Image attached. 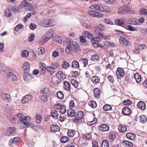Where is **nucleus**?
I'll list each match as a JSON object with an SVG mask.
<instances>
[{"label": "nucleus", "mask_w": 147, "mask_h": 147, "mask_svg": "<svg viewBox=\"0 0 147 147\" xmlns=\"http://www.w3.org/2000/svg\"><path fill=\"white\" fill-rule=\"evenodd\" d=\"M18 122L20 124V127L22 129L26 127H31L36 131H38L40 129L39 126L34 125L33 123L29 122L28 120H19Z\"/></svg>", "instance_id": "f257e3e1"}, {"label": "nucleus", "mask_w": 147, "mask_h": 147, "mask_svg": "<svg viewBox=\"0 0 147 147\" xmlns=\"http://www.w3.org/2000/svg\"><path fill=\"white\" fill-rule=\"evenodd\" d=\"M80 51L79 45L76 42H72L70 45H67L65 49L66 52L67 54L71 53L72 51L76 52Z\"/></svg>", "instance_id": "f03ea898"}, {"label": "nucleus", "mask_w": 147, "mask_h": 147, "mask_svg": "<svg viewBox=\"0 0 147 147\" xmlns=\"http://www.w3.org/2000/svg\"><path fill=\"white\" fill-rule=\"evenodd\" d=\"M41 95V100L44 102H46L48 100L47 97L49 95V91L48 89L45 88L42 89L40 92Z\"/></svg>", "instance_id": "7ed1b4c3"}, {"label": "nucleus", "mask_w": 147, "mask_h": 147, "mask_svg": "<svg viewBox=\"0 0 147 147\" xmlns=\"http://www.w3.org/2000/svg\"><path fill=\"white\" fill-rule=\"evenodd\" d=\"M42 25L45 27H49L53 25V20L51 19H46L42 22Z\"/></svg>", "instance_id": "20e7f679"}, {"label": "nucleus", "mask_w": 147, "mask_h": 147, "mask_svg": "<svg viewBox=\"0 0 147 147\" xmlns=\"http://www.w3.org/2000/svg\"><path fill=\"white\" fill-rule=\"evenodd\" d=\"M9 67L6 66L5 65H1L0 66V73L5 77L9 73L8 70Z\"/></svg>", "instance_id": "39448f33"}, {"label": "nucleus", "mask_w": 147, "mask_h": 147, "mask_svg": "<svg viewBox=\"0 0 147 147\" xmlns=\"http://www.w3.org/2000/svg\"><path fill=\"white\" fill-rule=\"evenodd\" d=\"M120 43L122 45L126 47H129L131 45L130 42L128 41L126 38L121 37L119 39Z\"/></svg>", "instance_id": "423d86ee"}, {"label": "nucleus", "mask_w": 147, "mask_h": 147, "mask_svg": "<svg viewBox=\"0 0 147 147\" xmlns=\"http://www.w3.org/2000/svg\"><path fill=\"white\" fill-rule=\"evenodd\" d=\"M33 96L31 95H27L23 97L22 100L21 102L23 104H25L32 100Z\"/></svg>", "instance_id": "0eeeda50"}, {"label": "nucleus", "mask_w": 147, "mask_h": 147, "mask_svg": "<svg viewBox=\"0 0 147 147\" xmlns=\"http://www.w3.org/2000/svg\"><path fill=\"white\" fill-rule=\"evenodd\" d=\"M99 26H96L94 28V34L95 36H101L103 34L102 28H100Z\"/></svg>", "instance_id": "6e6552de"}, {"label": "nucleus", "mask_w": 147, "mask_h": 147, "mask_svg": "<svg viewBox=\"0 0 147 147\" xmlns=\"http://www.w3.org/2000/svg\"><path fill=\"white\" fill-rule=\"evenodd\" d=\"M21 139L18 137H16L11 139L9 142V146L12 145L17 143L20 142Z\"/></svg>", "instance_id": "1a4fd4ad"}, {"label": "nucleus", "mask_w": 147, "mask_h": 147, "mask_svg": "<svg viewBox=\"0 0 147 147\" xmlns=\"http://www.w3.org/2000/svg\"><path fill=\"white\" fill-rule=\"evenodd\" d=\"M116 73L118 78L119 79H121L125 75L124 70L121 68H118Z\"/></svg>", "instance_id": "9d476101"}, {"label": "nucleus", "mask_w": 147, "mask_h": 147, "mask_svg": "<svg viewBox=\"0 0 147 147\" xmlns=\"http://www.w3.org/2000/svg\"><path fill=\"white\" fill-rule=\"evenodd\" d=\"M126 22L127 23L132 25H139L138 20L137 19L130 18L128 19Z\"/></svg>", "instance_id": "9b49d317"}, {"label": "nucleus", "mask_w": 147, "mask_h": 147, "mask_svg": "<svg viewBox=\"0 0 147 147\" xmlns=\"http://www.w3.org/2000/svg\"><path fill=\"white\" fill-rule=\"evenodd\" d=\"M16 130V128L14 127H11L8 128L5 132V134L7 136H9L14 132Z\"/></svg>", "instance_id": "f8f14e48"}, {"label": "nucleus", "mask_w": 147, "mask_h": 147, "mask_svg": "<svg viewBox=\"0 0 147 147\" xmlns=\"http://www.w3.org/2000/svg\"><path fill=\"white\" fill-rule=\"evenodd\" d=\"M2 99L3 100L9 101L11 100V96L8 94L2 93L1 94Z\"/></svg>", "instance_id": "ddd939ff"}, {"label": "nucleus", "mask_w": 147, "mask_h": 147, "mask_svg": "<svg viewBox=\"0 0 147 147\" xmlns=\"http://www.w3.org/2000/svg\"><path fill=\"white\" fill-rule=\"evenodd\" d=\"M5 77L10 78L13 81L16 80H17V78L16 75L12 72H9V73H8Z\"/></svg>", "instance_id": "4468645a"}, {"label": "nucleus", "mask_w": 147, "mask_h": 147, "mask_svg": "<svg viewBox=\"0 0 147 147\" xmlns=\"http://www.w3.org/2000/svg\"><path fill=\"white\" fill-rule=\"evenodd\" d=\"M122 112L124 115H128L131 114V110L128 107H125L122 109Z\"/></svg>", "instance_id": "2eb2a0df"}, {"label": "nucleus", "mask_w": 147, "mask_h": 147, "mask_svg": "<svg viewBox=\"0 0 147 147\" xmlns=\"http://www.w3.org/2000/svg\"><path fill=\"white\" fill-rule=\"evenodd\" d=\"M100 130L102 131H107L109 129V126L106 124H102L99 126Z\"/></svg>", "instance_id": "dca6fc26"}, {"label": "nucleus", "mask_w": 147, "mask_h": 147, "mask_svg": "<svg viewBox=\"0 0 147 147\" xmlns=\"http://www.w3.org/2000/svg\"><path fill=\"white\" fill-rule=\"evenodd\" d=\"M56 76L59 79H64L65 78V74L62 71L58 72L56 75Z\"/></svg>", "instance_id": "f3484780"}, {"label": "nucleus", "mask_w": 147, "mask_h": 147, "mask_svg": "<svg viewBox=\"0 0 147 147\" xmlns=\"http://www.w3.org/2000/svg\"><path fill=\"white\" fill-rule=\"evenodd\" d=\"M125 21L124 18H122L120 19H117L115 21V23L117 25L121 26L123 24Z\"/></svg>", "instance_id": "a211bd4d"}, {"label": "nucleus", "mask_w": 147, "mask_h": 147, "mask_svg": "<svg viewBox=\"0 0 147 147\" xmlns=\"http://www.w3.org/2000/svg\"><path fill=\"white\" fill-rule=\"evenodd\" d=\"M17 116L19 119H30L31 117L29 116H25L22 113H19L17 115Z\"/></svg>", "instance_id": "6ab92c4d"}, {"label": "nucleus", "mask_w": 147, "mask_h": 147, "mask_svg": "<svg viewBox=\"0 0 147 147\" xmlns=\"http://www.w3.org/2000/svg\"><path fill=\"white\" fill-rule=\"evenodd\" d=\"M138 107L142 110H144L146 109V104L142 101H140L137 105Z\"/></svg>", "instance_id": "aec40b11"}, {"label": "nucleus", "mask_w": 147, "mask_h": 147, "mask_svg": "<svg viewBox=\"0 0 147 147\" xmlns=\"http://www.w3.org/2000/svg\"><path fill=\"white\" fill-rule=\"evenodd\" d=\"M118 129L119 131L122 133L125 132L127 131L126 127L124 125L121 124H120L119 125Z\"/></svg>", "instance_id": "412c9836"}, {"label": "nucleus", "mask_w": 147, "mask_h": 147, "mask_svg": "<svg viewBox=\"0 0 147 147\" xmlns=\"http://www.w3.org/2000/svg\"><path fill=\"white\" fill-rule=\"evenodd\" d=\"M83 34L84 36L90 39L92 38L93 36L90 32L87 31H84L83 33Z\"/></svg>", "instance_id": "4be33fe9"}, {"label": "nucleus", "mask_w": 147, "mask_h": 147, "mask_svg": "<svg viewBox=\"0 0 147 147\" xmlns=\"http://www.w3.org/2000/svg\"><path fill=\"white\" fill-rule=\"evenodd\" d=\"M91 79L92 82L94 84L98 83L100 80V78L96 76H92Z\"/></svg>", "instance_id": "5701e85b"}, {"label": "nucleus", "mask_w": 147, "mask_h": 147, "mask_svg": "<svg viewBox=\"0 0 147 147\" xmlns=\"http://www.w3.org/2000/svg\"><path fill=\"white\" fill-rule=\"evenodd\" d=\"M123 7L124 9V11H125V13H126L129 12L132 6L131 3H129L127 5H125Z\"/></svg>", "instance_id": "b1692460"}, {"label": "nucleus", "mask_w": 147, "mask_h": 147, "mask_svg": "<svg viewBox=\"0 0 147 147\" xmlns=\"http://www.w3.org/2000/svg\"><path fill=\"white\" fill-rule=\"evenodd\" d=\"M63 88L66 90L69 91L70 90V84L67 81L64 82Z\"/></svg>", "instance_id": "393cba45"}, {"label": "nucleus", "mask_w": 147, "mask_h": 147, "mask_svg": "<svg viewBox=\"0 0 147 147\" xmlns=\"http://www.w3.org/2000/svg\"><path fill=\"white\" fill-rule=\"evenodd\" d=\"M51 131L55 132L56 131H59L60 130V128L57 125H53L51 126Z\"/></svg>", "instance_id": "a878e982"}, {"label": "nucleus", "mask_w": 147, "mask_h": 147, "mask_svg": "<svg viewBox=\"0 0 147 147\" xmlns=\"http://www.w3.org/2000/svg\"><path fill=\"white\" fill-rule=\"evenodd\" d=\"M84 116L83 112L82 111L78 112L74 119H82Z\"/></svg>", "instance_id": "bb28decb"}, {"label": "nucleus", "mask_w": 147, "mask_h": 147, "mask_svg": "<svg viewBox=\"0 0 147 147\" xmlns=\"http://www.w3.org/2000/svg\"><path fill=\"white\" fill-rule=\"evenodd\" d=\"M22 68L24 70L28 71L30 69L29 63L28 62H25L23 65Z\"/></svg>", "instance_id": "cd10ccee"}, {"label": "nucleus", "mask_w": 147, "mask_h": 147, "mask_svg": "<svg viewBox=\"0 0 147 147\" xmlns=\"http://www.w3.org/2000/svg\"><path fill=\"white\" fill-rule=\"evenodd\" d=\"M90 8L91 9H94L95 11H98L100 10L101 8V5H100L99 4L94 5H92L90 7Z\"/></svg>", "instance_id": "c85d7f7f"}, {"label": "nucleus", "mask_w": 147, "mask_h": 147, "mask_svg": "<svg viewBox=\"0 0 147 147\" xmlns=\"http://www.w3.org/2000/svg\"><path fill=\"white\" fill-rule=\"evenodd\" d=\"M49 38L45 35L40 39L39 42L41 44H43L49 40Z\"/></svg>", "instance_id": "c756f323"}, {"label": "nucleus", "mask_w": 147, "mask_h": 147, "mask_svg": "<svg viewBox=\"0 0 147 147\" xmlns=\"http://www.w3.org/2000/svg\"><path fill=\"white\" fill-rule=\"evenodd\" d=\"M127 138L130 140H133L136 137V135L134 134H132L130 133H127L126 134Z\"/></svg>", "instance_id": "7c9ffc66"}, {"label": "nucleus", "mask_w": 147, "mask_h": 147, "mask_svg": "<svg viewBox=\"0 0 147 147\" xmlns=\"http://www.w3.org/2000/svg\"><path fill=\"white\" fill-rule=\"evenodd\" d=\"M100 90L98 88H95L94 90V96L96 98H97L100 95Z\"/></svg>", "instance_id": "2f4dec72"}, {"label": "nucleus", "mask_w": 147, "mask_h": 147, "mask_svg": "<svg viewBox=\"0 0 147 147\" xmlns=\"http://www.w3.org/2000/svg\"><path fill=\"white\" fill-rule=\"evenodd\" d=\"M134 78L136 80V82L139 83L140 82L141 78L140 75L138 73H136L134 74Z\"/></svg>", "instance_id": "473e14b6"}, {"label": "nucleus", "mask_w": 147, "mask_h": 147, "mask_svg": "<svg viewBox=\"0 0 147 147\" xmlns=\"http://www.w3.org/2000/svg\"><path fill=\"white\" fill-rule=\"evenodd\" d=\"M122 144L125 147H132L133 146L132 143L128 141H124L122 143Z\"/></svg>", "instance_id": "72a5a7b5"}, {"label": "nucleus", "mask_w": 147, "mask_h": 147, "mask_svg": "<svg viewBox=\"0 0 147 147\" xmlns=\"http://www.w3.org/2000/svg\"><path fill=\"white\" fill-rule=\"evenodd\" d=\"M92 61L96 62L100 60L99 56L97 54H95L92 56L91 58Z\"/></svg>", "instance_id": "f704fd0d"}, {"label": "nucleus", "mask_w": 147, "mask_h": 147, "mask_svg": "<svg viewBox=\"0 0 147 147\" xmlns=\"http://www.w3.org/2000/svg\"><path fill=\"white\" fill-rule=\"evenodd\" d=\"M67 114L68 116L73 117L76 115V113L72 109H69L67 111Z\"/></svg>", "instance_id": "c9c22d12"}, {"label": "nucleus", "mask_w": 147, "mask_h": 147, "mask_svg": "<svg viewBox=\"0 0 147 147\" xmlns=\"http://www.w3.org/2000/svg\"><path fill=\"white\" fill-rule=\"evenodd\" d=\"M23 78L25 81H27L30 79L31 76L27 72H25L23 75Z\"/></svg>", "instance_id": "e433bc0d"}, {"label": "nucleus", "mask_w": 147, "mask_h": 147, "mask_svg": "<svg viewBox=\"0 0 147 147\" xmlns=\"http://www.w3.org/2000/svg\"><path fill=\"white\" fill-rule=\"evenodd\" d=\"M101 11H102L108 12L110 11V8L108 6L105 5H102Z\"/></svg>", "instance_id": "4c0bfd02"}, {"label": "nucleus", "mask_w": 147, "mask_h": 147, "mask_svg": "<svg viewBox=\"0 0 147 147\" xmlns=\"http://www.w3.org/2000/svg\"><path fill=\"white\" fill-rule=\"evenodd\" d=\"M76 132L75 131L72 129L69 130L67 132V134L68 136L69 137H73L75 134Z\"/></svg>", "instance_id": "58836bf2"}, {"label": "nucleus", "mask_w": 147, "mask_h": 147, "mask_svg": "<svg viewBox=\"0 0 147 147\" xmlns=\"http://www.w3.org/2000/svg\"><path fill=\"white\" fill-rule=\"evenodd\" d=\"M58 113L55 110L52 111L51 113V116L53 118V119H57L58 118Z\"/></svg>", "instance_id": "ea45409f"}, {"label": "nucleus", "mask_w": 147, "mask_h": 147, "mask_svg": "<svg viewBox=\"0 0 147 147\" xmlns=\"http://www.w3.org/2000/svg\"><path fill=\"white\" fill-rule=\"evenodd\" d=\"M62 65V67L65 69H67L69 66V63L65 61H63Z\"/></svg>", "instance_id": "a19ab883"}, {"label": "nucleus", "mask_w": 147, "mask_h": 147, "mask_svg": "<svg viewBox=\"0 0 147 147\" xmlns=\"http://www.w3.org/2000/svg\"><path fill=\"white\" fill-rule=\"evenodd\" d=\"M72 67L75 68H78L79 67L78 62L76 60L74 61L72 63Z\"/></svg>", "instance_id": "79ce46f5"}, {"label": "nucleus", "mask_w": 147, "mask_h": 147, "mask_svg": "<svg viewBox=\"0 0 147 147\" xmlns=\"http://www.w3.org/2000/svg\"><path fill=\"white\" fill-rule=\"evenodd\" d=\"M53 40L55 42H58L59 43H61L62 42V40L61 39V38L57 35L55 36L53 38Z\"/></svg>", "instance_id": "37998d69"}, {"label": "nucleus", "mask_w": 147, "mask_h": 147, "mask_svg": "<svg viewBox=\"0 0 147 147\" xmlns=\"http://www.w3.org/2000/svg\"><path fill=\"white\" fill-rule=\"evenodd\" d=\"M69 140V138L68 137L65 136H63L60 138V141L61 142L63 143H65L67 142Z\"/></svg>", "instance_id": "c03bdc74"}, {"label": "nucleus", "mask_w": 147, "mask_h": 147, "mask_svg": "<svg viewBox=\"0 0 147 147\" xmlns=\"http://www.w3.org/2000/svg\"><path fill=\"white\" fill-rule=\"evenodd\" d=\"M88 104L92 108H95L97 106L96 102L94 100H92L89 102Z\"/></svg>", "instance_id": "a18cd8bd"}, {"label": "nucleus", "mask_w": 147, "mask_h": 147, "mask_svg": "<svg viewBox=\"0 0 147 147\" xmlns=\"http://www.w3.org/2000/svg\"><path fill=\"white\" fill-rule=\"evenodd\" d=\"M71 83L72 85L74 86L76 88L78 87V82L74 79H72L71 80Z\"/></svg>", "instance_id": "49530a36"}, {"label": "nucleus", "mask_w": 147, "mask_h": 147, "mask_svg": "<svg viewBox=\"0 0 147 147\" xmlns=\"http://www.w3.org/2000/svg\"><path fill=\"white\" fill-rule=\"evenodd\" d=\"M102 147H109V143L106 140H103L102 143Z\"/></svg>", "instance_id": "de8ad7c7"}, {"label": "nucleus", "mask_w": 147, "mask_h": 147, "mask_svg": "<svg viewBox=\"0 0 147 147\" xmlns=\"http://www.w3.org/2000/svg\"><path fill=\"white\" fill-rule=\"evenodd\" d=\"M5 15L8 17H10L11 15V12L8 9H6L5 12Z\"/></svg>", "instance_id": "09e8293b"}, {"label": "nucleus", "mask_w": 147, "mask_h": 147, "mask_svg": "<svg viewBox=\"0 0 147 147\" xmlns=\"http://www.w3.org/2000/svg\"><path fill=\"white\" fill-rule=\"evenodd\" d=\"M103 110L105 111H107L111 110L112 109V107L109 105H105L103 107Z\"/></svg>", "instance_id": "8fccbe9b"}, {"label": "nucleus", "mask_w": 147, "mask_h": 147, "mask_svg": "<svg viewBox=\"0 0 147 147\" xmlns=\"http://www.w3.org/2000/svg\"><path fill=\"white\" fill-rule=\"evenodd\" d=\"M53 31L52 30H49L45 34V36L48 37L49 39L50 38L53 36Z\"/></svg>", "instance_id": "3c124183"}, {"label": "nucleus", "mask_w": 147, "mask_h": 147, "mask_svg": "<svg viewBox=\"0 0 147 147\" xmlns=\"http://www.w3.org/2000/svg\"><path fill=\"white\" fill-rule=\"evenodd\" d=\"M140 14L141 15H147V9L144 8H141L140 10Z\"/></svg>", "instance_id": "603ef678"}, {"label": "nucleus", "mask_w": 147, "mask_h": 147, "mask_svg": "<svg viewBox=\"0 0 147 147\" xmlns=\"http://www.w3.org/2000/svg\"><path fill=\"white\" fill-rule=\"evenodd\" d=\"M57 97L59 99H62L63 98V94L61 91H59L57 94Z\"/></svg>", "instance_id": "864d4df0"}, {"label": "nucleus", "mask_w": 147, "mask_h": 147, "mask_svg": "<svg viewBox=\"0 0 147 147\" xmlns=\"http://www.w3.org/2000/svg\"><path fill=\"white\" fill-rule=\"evenodd\" d=\"M46 70L51 73H54L55 72V70L53 69L51 66L47 67H46Z\"/></svg>", "instance_id": "5fc2aeb1"}, {"label": "nucleus", "mask_w": 147, "mask_h": 147, "mask_svg": "<svg viewBox=\"0 0 147 147\" xmlns=\"http://www.w3.org/2000/svg\"><path fill=\"white\" fill-rule=\"evenodd\" d=\"M66 107L65 106L63 105L60 109V111L62 114H64L66 111Z\"/></svg>", "instance_id": "6e6d98bb"}, {"label": "nucleus", "mask_w": 147, "mask_h": 147, "mask_svg": "<svg viewBox=\"0 0 147 147\" xmlns=\"http://www.w3.org/2000/svg\"><path fill=\"white\" fill-rule=\"evenodd\" d=\"M118 13L120 14H122L125 13V11H124V9L123 7H121L118 11Z\"/></svg>", "instance_id": "4d7b16f0"}, {"label": "nucleus", "mask_w": 147, "mask_h": 147, "mask_svg": "<svg viewBox=\"0 0 147 147\" xmlns=\"http://www.w3.org/2000/svg\"><path fill=\"white\" fill-rule=\"evenodd\" d=\"M38 51L40 55L44 54L45 53V50L43 47H41L38 49Z\"/></svg>", "instance_id": "13d9d810"}, {"label": "nucleus", "mask_w": 147, "mask_h": 147, "mask_svg": "<svg viewBox=\"0 0 147 147\" xmlns=\"http://www.w3.org/2000/svg\"><path fill=\"white\" fill-rule=\"evenodd\" d=\"M23 27V26L22 25L18 24L15 27L14 30L15 31H18L19 29L22 28Z\"/></svg>", "instance_id": "bf43d9fd"}, {"label": "nucleus", "mask_w": 147, "mask_h": 147, "mask_svg": "<svg viewBox=\"0 0 147 147\" xmlns=\"http://www.w3.org/2000/svg\"><path fill=\"white\" fill-rule=\"evenodd\" d=\"M29 55V52L27 50H24L22 53V55L24 57H27Z\"/></svg>", "instance_id": "052dcab7"}, {"label": "nucleus", "mask_w": 147, "mask_h": 147, "mask_svg": "<svg viewBox=\"0 0 147 147\" xmlns=\"http://www.w3.org/2000/svg\"><path fill=\"white\" fill-rule=\"evenodd\" d=\"M133 53L135 54H138L140 53V50L138 46L135 47V49L133 50Z\"/></svg>", "instance_id": "680f3d73"}, {"label": "nucleus", "mask_w": 147, "mask_h": 147, "mask_svg": "<svg viewBox=\"0 0 147 147\" xmlns=\"http://www.w3.org/2000/svg\"><path fill=\"white\" fill-rule=\"evenodd\" d=\"M97 121V120H92L91 121H88L87 122V124L90 126L92 125L96 122Z\"/></svg>", "instance_id": "e2e57ef3"}, {"label": "nucleus", "mask_w": 147, "mask_h": 147, "mask_svg": "<svg viewBox=\"0 0 147 147\" xmlns=\"http://www.w3.org/2000/svg\"><path fill=\"white\" fill-rule=\"evenodd\" d=\"M34 34L33 33L31 34L28 38V41L29 42H31L33 41L34 39Z\"/></svg>", "instance_id": "0e129e2a"}, {"label": "nucleus", "mask_w": 147, "mask_h": 147, "mask_svg": "<svg viewBox=\"0 0 147 147\" xmlns=\"http://www.w3.org/2000/svg\"><path fill=\"white\" fill-rule=\"evenodd\" d=\"M104 22L106 24L110 25H113V22L110 19H106L104 20Z\"/></svg>", "instance_id": "69168bd1"}, {"label": "nucleus", "mask_w": 147, "mask_h": 147, "mask_svg": "<svg viewBox=\"0 0 147 147\" xmlns=\"http://www.w3.org/2000/svg\"><path fill=\"white\" fill-rule=\"evenodd\" d=\"M105 44L107 46H109L110 47H114L115 44L114 43L111 42H106Z\"/></svg>", "instance_id": "338daca9"}, {"label": "nucleus", "mask_w": 147, "mask_h": 147, "mask_svg": "<svg viewBox=\"0 0 147 147\" xmlns=\"http://www.w3.org/2000/svg\"><path fill=\"white\" fill-rule=\"evenodd\" d=\"M123 103L125 105H131L132 103V102L130 100H124Z\"/></svg>", "instance_id": "774afa93"}]
</instances>
